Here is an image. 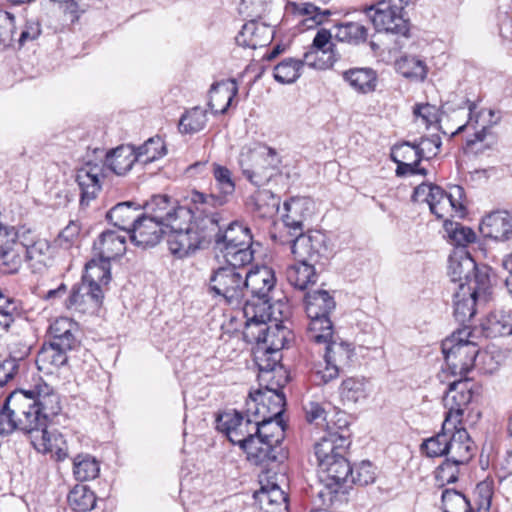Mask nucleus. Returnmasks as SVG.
I'll return each mask as SVG.
<instances>
[{
	"label": "nucleus",
	"mask_w": 512,
	"mask_h": 512,
	"mask_svg": "<svg viewBox=\"0 0 512 512\" xmlns=\"http://www.w3.org/2000/svg\"><path fill=\"white\" fill-rule=\"evenodd\" d=\"M60 411V397L46 383L14 392L0 414V432L10 434L18 429L30 435L35 427L43 425L49 415H58Z\"/></svg>",
	"instance_id": "nucleus-1"
},
{
	"label": "nucleus",
	"mask_w": 512,
	"mask_h": 512,
	"mask_svg": "<svg viewBox=\"0 0 512 512\" xmlns=\"http://www.w3.org/2000/svg\"><path fill=\"white\" fill-rule=\"evenodd\" d=\"M246 319L243 337L247 343L256 347L269 348L281 353L289 342L291 331L281 320L273 316L272 310L257 313L251 305L243 309Z\"/></svg>",
	"instance_id": "nucleus-2"
},
{
	"label": "nucleus",
	"mask_w": 512,
	"mask_h": 512,
	"mask_svg": "<svg viewBox=\"0 0 512 512\" xmlns=\"http://www.w3.org/2000/svg\"><path fill=\"white\" fill-rule=\"evenodd\" d=\"M218 214L199 217L194 222L179 224L180 228L170 227L168 230V248L172 255L182 259L190 256L212 239V233L217 230Z\"/></svg>",
	"instance_id": "nucleus-3"
},
{
	"label": "nucleus",
	"mask_w": 512,
	"mask_h": 512,
	"mask_svg": "<svg viewBox=\"0 0 512 512\" xmlns=\"http://www.w3.org/2000/svg\"><path fill=\"white\" fill-rule=\"evenodd\" d=\"M254 427L250 460L256 464L280 463L286 458L281 444L285 439L286 423L283 419L253 417Z\"/></svg>",
	"instance_id": "nucleus-4"
},
{
	"label": "nucleus",
	"mask_w": 512,
	"mask_h": 512,
	"mask_svg": "<svg viewBox=\"0 0 512 512\" xmlns=\"http://www.w3.org/2000/svg\"><path fill=\"white\" fill-rule=\"evenodd\" d=\"M476 328L464 326L455 331L442 343V352L445 361L453 375L466 378L468 372L475 366L478 356L488 357L487 353L480 354L476 339Z\"/></svg>",
	"instance_id": "nucleus-5"
},
{
	"label": "nucleus",
	"mask_w": 512,
	"mask_h": 512,
	"mask_svg": "<svg viewBox=\"0 0 512 512\" xmlns=\"http://www.w3.org/2000/svg\"><path fill=\"white\" fill-rule=\"evenodd\" d=\"M304 306L309 323L306 336L312 342L327 341L333 333L330 313L335 309L334 298L326 290L306 292Z\"/></svg>",
	"instance_id": "nucleus-6"
},
{
	"label": "nucleus",
	"mask_w": 512,
	"mask_h": 512,
	"mask_svg": "<svg viewBox=\"0 0 512 512\" xmlns=\"http://www.w3.org/2000/svg\"><path fill=\"white\" fill-rule=\"evenodd\" d=\"M245 300L243 309L251 305L257 313L272 310L271 294L276 286L275 272L266 265L256 266L249 272H244Z\"/></svg>",
	"instance_id": "nucleus-7"
},
{
	"label": "nucleus",
	"mask_w": 512,
	"mask_h": 512,
	"mask_svg": "<svg viewBox=\"0 0 512 512\" xmlns=\"http://www.w3.org/2000/svg\"><path fill=\"white\" fill-rule=\"evenodd\" d=\"M408 4L401 0H380L365 7L364 13L376 31L408 37L410 23L404 15V7Z\"/></svg>",
	"instance_id": "nucleus-8"
},
{
	"label": "nucleus",
	"mask_w": 512,
	"mask_h": 512,
	"mask_svg": "<svg viewBox=\"0 0 512 512\" xmlns=\"http://www.w3.org/2000/svg\"><path fill=\"white\" fill-rule=\"evenodd\" d=\"M473 281V287L461 285L454 293V317L463 327L476 314V308L487 304L491 299L490 277L480 273Z\"/></svg>",
	"instance_id": "nucleus-9"
},
{
	"label": "nucleus",
	"mask_w": 512,
	"mask_h": 512,
	"mask_svg": "<svg viewBox=\"0 0 512 512\" xmlns=\"http://www.w3.org/2000/svg\"><path fill=\"white\" fill-rule=\"evenodd\" d=\"M424 195L431 213L438 219L446 220L448 216H452V212L463 216L465 211L464 189L461 186L454 185L446 192L436 185L421 184L415 189L414 196L418 198Z\"/></svg>",
	"instance_id": "nucleus-10"
},
{
	"label": "nucleus",
	"mask_w": 512,
	"mask_h": 512,
	"mask_svg": "<svg viewBox=\"0 0 512 512\" xmlns=\"http://www.w3.org/2000/svg\"><path fill=\"white\" fill-rule=\"evenodd\" d=\"M244 272L234 267L213 269L208 279V292L228 305H240L245 299Z\"/></svg>",
	"instance_id": "nucleus-11"
},
{
	"label": "nucleus",
	"mask_w": 512,
	"mask_h": 512,
	"mask_svg": "<svg viewBox=\"0 0 512 512\" xmlns=\"http://www.w3.org/2000/svg\"><path fill=\"white\" fill-rule=\"evenodd\" d=\"M253 415L244 417L236 410L225 411L216 418V429L225 434L228 440L238 445L250 459V452L256 451L252 446L253 438Z\"/></svg>",
	"instance_id": "nucleus-12"
},
{
	"label": "nucleus",
	"mask_w": 512,
	"mask_h": 512,
	"mask_svg": "<svg viewBox=\"0 0 512 512\" xmlns=\"http://www.w3.org/2000/svg\"><path fill=\"white\" fill-rule=\"evenodd\" d=\"M142 208L143 214L157 222H162L161 224L168 228H180L179 224H186L194 217L191 208L178 205L168 195H154Z\"/></svg>",
	"instance_id": "nucleus-13"
},
{
	"label": "nucleus",
	"mask_w": 512,
	"mask_h": 512,
	"mask_svg": "<svg viewBox=\"0 0 512 512\" xmlns=\"http://www.w3.org/2000/svg\"><path fill=\"white\" fill-rule=\"evenodd\" d=\"M472 396V386L468 378H461L449 384L443 397V405L446 409L443 429H450V426L457 428V425H462L464 411Z\"/></svg>",
	"instance_id": "nucleus-14"
},
{
	"label": "nucleus",
	"mask_w": 512,
	"mask_h": 512,
	"mask_svg": "<svg viewBox=\"0 0 512 512\" xmlns=\"http://www.w3.org/2000/svg\"><path fill=\"white\" fill-rule=\"evenodd\" d=\"M263 387L264 391L257 390L249 394L247 412L258 418L283 419L282 415L286 406L283 388Z\"/></svg>",
	"instance_id": "nucleus-15"
},
{
	"label": "nucleus",
	"mask_w": 512,
	"mask_h": 512,
	"mask_svg": "<svg viewBox=\"0 0 512 512\" xmlns=\"http://www.w3.org/2000/svg\"><path fill=\"white\" fill-rule=\"evenodd\" d=\"M254 361L258 367V381L260 386L284 388L288 383V376L280 364L281 353L270 351L269 348L254 347Z\"/></svg>",
	"instance_id": "nucleus-16"
},
{
	"label": "nucleus",
	"mask_w": 512,
	"mask_h": 512,
	"mask_svg": "<svg viewBox=\"0 0 512 512\" xmlns=\"http://www.w3.org/2000/svg\"><path fill=\"white\" fill-rule=\"evenodd\" d=\"M480 273L490 277L487 266H478L465 249H458L449 257L448 274L451 281L458 286L473 287L476 276Z\"/></svg>",
	"instance_id": "nucleus-17"
},
{
	"label": "nucleus",
	"mask_w": 512,
	"mask_h": 512,
	"mask_svg": "<svg viewBox=\"0 0 512 512\" xmlns=\"http://www.w3.org/2000/svg\"><path fill=\"white\" fill-rule=\"evenodd\" d=\"M251 158L255 160V165L252 168H243V173L251 183L262 186L279 169L280 159L277 152L267 146L252 151Z\"/></svg>",
	"instance_id": "nucleus-18"
},
{
	"label": "nucleus",
	"mask_w": 512,
	"mask_h": 512,
	"mask_svg": "<svg viewBox=\"0 0 512 512\" xmlns=\"http://www.w3.org/2000/svg\"><path fill=\"white\" fill-rule=\"evenodd\" d=\"M291 241V252L296 259H306L310 262H318L321 257H326L328 252L327 237L320 231H308L307 233L294 234Z\"/></svg>",
	"instance_id": "nucleus-19"
},
{
	"label": "nucleus",
	"mask_w": 512,
	"mask_h": 512,
	"mask_svg": "<svg viewBox=\"0 0 512 512\" xmlns=\"http://www.w3.org/2000/svg\"><path fill=\"white\" fill-rule=\"evenodd\" d=\"M55 416L49 415L43 425L35 427V430L30 433L29 437L31 444L38 452L43 454L50 453L52 456H55L57 461H60L67 457L65 449L62 447L65 443L63 437L56 431H48L47 429L48 423Z\"/></svg>",
	"instance_id": "nucleus-20"
},
{
	"label": "nucleus",
	"mask_w": 512,
	"mask_h": 512,
	"mask_svg": "<svg viewBox=\"0 0 512 512\" xmlns=\"http://www.w3.org/2000/svg\"><path fill=\"white\" fill-rule=\"evenodd\" d=\"M101 167L86 164L76 172V183L80 190L79 204L81 208L88 207L95 200L102 188Z\"/></svg>",
	"instance_id": "nucleus-21"
},
{
	"label": "nucleus",
	"mask_w": 512,
	"mask_h": 512,
	"mask_svg": "<svg viewBox=\"0 0 512 512\" xmlns=\"http://www.w3.org/2000/svg\"><path fill=\"white\" fill-rule=\"evenodd\" d=\"M479 230L485 238L507 241L512 238V214L506 210L493 211L481 220Z\"/></svg>",
	"instance_id": "nucleus-22"
},
{
	"label": "nucleus",
	"mask_w": 512,
	"mask_h": 512,
	"mask_svg": "<svg viewBox=\"0 0 512 512\" xmlns=\"http://www.w3.org/2000/svg\"><path fill=\"white\" fill-rule=\"evenodd\" d=\"M311 201L305 197H293L283 204L282 221L288 233L301 234L304 222L310 216Z\"/></svg>",
	"instance_id": "nucleus-23"
},
{
	"label": "nucleus",
	"mask_w": 512,
	"mask_h": 512,
	"mask_svg": "<svg viewBox=\"0 0 512 512\" xmlns=\"http://www.w3.org/2000/svg\"><path fill=\"white\" fill-rule=\"evenodd\" d=\"M350 444L349 436L343 432H326L314 446L318 467L324 462L328 463L331 459L344 455Z\"/></svg>",
	"instance_id": "nucleus-24"
},
{
	"label": "nucleus",
	"mask_w": 512,
	"mask_h": 512,
	"mask_svg": "<svg viewBox=\"0 0 512 512\" xmlns=\"http://www.w3.org/2000/svg\"><path fill=\"white\" fill-rule=\"evenodd\" d=\"M142 214L130 235L131 241L139 247L147 248L157 245L169 228Z\"/></svg>",
	"instance_id": "nucleus-25"
},
{
	"label": "nucleus",
	"mask_w": 512,
	"mask_h": 512,
	"mask_svg": "<svg viewBox=\"0 0 512 512\" xmlns=\"http://www.w3.org/2000/svg\"><path fill=\"white\" fill-rule=\"evenodd\" d=\"M273 27L257 20H250L242 26L235 40L239 46L256 49L267 46L273 39Z\"/></svg>",
	"instance_id": "nucleus-26"
},
{
	"label": "nucleus",
	"mask_w": 512,
	"mask_h": 512,
	"mask_svg": "<svg viewBox=\"0 0 512 512\" xmlns=\"http://www.w3.org/2000/svg\"><path fill=\"white\" fill-rule=\"evenodd\" d=\"M141 209L142 206L134 201L121 202L107 212L106 218L111 224L130 236L132 229L143 214Z\"/></svg>",
	"instance_id": "nucleus-27"
},
{
	"label": "nucleus",
	"mask_w": 512,
	"mask_h": 512,
	"mask_svg": "<svg viewBox=\"0 0 512 512\" xmlns=\"http://www.w3.org/2000/svg\"><path fill=\"white\" fill-rule=\"evenodd\" d=\"M20 242L22 251H25V260L34 272H41L49 265L51 247L46 239L28 240L25 235H22Z\"/></svg>",
	"instance_id": "nucleus-28"
},
{
	"label": "nucleus",
	"mask_w": 512,
	"mask_h": 512,
	"mask_svg": "<svg viewBox=\"0 0 512 512\" xmlns=\"http://www.w3.org/2000/svg\"><path fill=\"white\" fill-rule=\"evenodd\" d=\"M221 221H218L217 230L212 233L215 246L219 251L221 247L243 246L244 244L251 243V240H253L250 229L242 223L233 221L223 231Z\"/></svg>",
	"instance_id": "nucleus-29"
},
{
	"label": "nucleus",
	"mask_w": 512,
	"mask_h": 512,
	"mask_svg": "<svg viewBox=\"0 0 512 512\" xmlns=\"http://www.w3.org/2000/svg\"><path fill=\"white\" fill-rule=\"evenodd\" d=\"M94 256L107 261L121 257L126 251V235L107 230L100 234L93 244Z\"/></svg>",
	"instance_id": "nucleus-30"
},
{
	"label": "nucleus",
	"mask_w": 512,
	"mask_h": 512,
	"mask_svg": "<svg viewBox=\"0 0 512 512\" xmlns=\"http://www.w3.org/2000/svg\"><path fill=\"white\" fill-rule=\"evenodd\" d=\"M238 93L235 79H225L212 84L209 91V107L214 114H224Z\"/></svg>",
	"instance_id": "nucleus-31"
},
{
	"label": "nucleus",
	"mask_w": 512,
	"mask_h": 512,
	"mask_svg": "<svg viewBox=\"0 0 512 512\" xmlns=\"http://www.w3.org/2000/svg\"><path fill=\"white\" fill-rule=\"evenodd\" d=\"M446 429L450 432L449 435V454L450 459L460 463L466 464L473 456L474 446L470 436L465 428L457 425V428L449 427Z\"/></svg>",
	"instance_id": "nucleus-32"
},
{
	"label": "nucleus",
	"mask_w": 512,
	"mask_h": 512,
	"mask_svg": "<svg viewBox=\"0 0 512 512\" xmlns=\"http://www.w3.org/2000/svg\"><path fill=\"white\" fill-rule=\"evenodd\" d=\"M286 279L292 287L304 291L316 284L318 274L314 264L302 258L287 267Z\"/></svg>",
	"instance_id": "nucleus-33"
},
{
	"label": "nucleus",
	"mask_w": 512,
	"mask_h": 512,
	"mask_svg": "<svg viewBox=\"0 0 512 512\" xmlns=\"http://www.w3.org/2000/svg\"><path fill=\"white\" fill-rule=\"evenodd\" d=\"M253 497L267 512L288 508V494L276 482H266L254 492Z\"/></svg>",
	"instance_id": "nucleus-34"
},
{
	"label": "nucleus",
	"mask_w": 512,
	"mask_h": 512,
	"mask_svg": "<svg viewBox=\"0 0 512 512\" xmlns=\"http://www.w3.org/2000/svg\"><path fill=\"white\" fill-rule=\"evenodd\" d=\"M69 351L52 342L44 344L36 356L37 368L45 374H53L67 363Z\"/></svg>",
	"instance_id": "nucleus-35"
},
{
	"label": "nucleus",
	"mask_w": 512,
	"mask_h": 512,
	"mask_svg": "<svg viewBox=\"0 0 512 512\" xmlns=\"http://www.w3.org/2000/svg\"><path fill=\"white\" fill-rule=\"evenodd\" d=\"M138 161L136 150L131 145H120L107 152L104 165L116 175L122 176L129 172Z\"/></svg>",
	"instance_id": "nucleus-36"
},
{
	"label": "nucleus",
	"mask_w": 512,
	"mask_h": 512,
	"mask_svg": "<svg viewBox=\"0 0 512 512\" xmlns=\"http://www.w3.org/2000/svg\"><path fill=\"white\" fill-rule=\"evenodd\" d=\"M318 343L326 344L324 362L335 364L342 371L350 366L352 357L355 354L351 343L343 340L337 341L333 339V335L327 341Z\"/></svg>",
	"instance_id": "nucleus-37"
},
{
	"label": "nucleus",
	"mask_w": 512,
	"mask_h": 512,
	"mask_svg": "<svg viewBox=\"0 0 512 512\" xmlns=\"http://www.w3.org/2000/svg\"><path fill=\"white\" fill-rule=\"evenodd\" d=\"M342 77L358 93L368 94L376 90L377 73L372 68H351L344 71Z\"/></svg>",
	"instance_id": "nucleus-38"
},
{
	"label": "nucleus",
	"mask_w": 512,
	"mask_h": 512,
	"mask_svg": "<svg viewBox=\"0 0 512 512\" xmlns=\"http://www.w3.org/2000/svg\"><path fill=\"white\" fill-rule=\"evenodd\" d=\"M254 245L255 242L251 240V243L244 244L243 246L221 247L220 252L226 261L225 266L234 267L238 271H244L243 268L254 259Z\"/></svg>",
	"instance_id": "nucleus-39"
},
{
	"label": "nucleus",
	"mask_w": 512,
	"mask_h": 512,
	"mask_svg": "<svg viewBox=\"0 0 512 512\" xmlns=\"http://www.w3.org/2000/svg\"><path fill=\"white\" fill-rule=\"evenodd\" d=\"M318 468L319 480H348L349 476L351 480H355L354 468L344 455L331 459L328 463L324 462Z\"/></svg>",
	"instance_id": "nucleus-40"
},
{
	"label": "nucleus",
	"mask_w": 512,
	"mask_h": 512,
	"mask_svg": "<svg viewBox=\"0 0 512 512\" xmlns=\"http://www.w3.org/2000/svg\"><path fill=\"white\" fill-rule=\"evenodd\" d=\"M481 333L487 338L507 336L512 334L511 315L501 311L490 313L481 323Z\"/></svg>",
	"instance_id": "nucleus-41"
},
{
	"label": "nucleus",
	"mask_w": 512,
	"mask_h": 512,
	"mask_svg": "<svg viewBox=\"0 0 512 512\" xmlns=\"http://www.w3.org/2000/svg\"><path fill=\"white\" fill-rule=\"evenodd\" d=\"M187 198L194 206L195 210L203 214L202 217H206L210 214H218L220 220H222L221 214L219 212H213L211 209H217L227 204L225 196L214 193L205 194L197 190H192L189 192Z\"/></svg>",
	"instance_id": "nucleus-42"
},
{
	"label": "nucleus",
	"mask_w": 512,
	"mask_h": 512,
	"mask_svg": "<svg viewBox=\"0 0 512 512\" xmlns=\"http://www.w3.org/2000/svg\"><path fill=\"white\" fill-rule=\"evenodd\" d=\"M75 480H95L100 473V462L88 453H79L73 458Z\"/></svg>",
	"instance_id": "nucleus-43"
},
{
	"label": "nucleus",
	"mask_w": 512,
	"mask_h": 512,
	"mask_svg": "<svg viewBox=\"0 0 512 512\" xmlns=\"http://www.w3.org/2000/svg\"><path fill=\"white\" fill-rule=\"evenodd\" d=\"M292 10L304 17L303 23L308 28L322 24L332 14L330 9L321 8L310 2L293 3Z\"/></svg>",
	"instance_id": "nucleus-44"
},
{
	"label": "nucleus",
	"mask_w": 512,
	"mask_h": 512,
	"mask_svg": "<svg viewBox=\"0 0 512 512\" xmlns=\"http://www.w3.org/2000/svg\"><path fill=\"white\" fill-rule=\"evenodd\" d=\"M347 482H319L317 496L324 505H334L347 501L351 486Z\"/></svg>",
	"instance_id": "nucleus-45"
},
{
	"label": "nucleus",
	"mask_w": 512,
	"mask_h": 512,
	"mask_svg": "<svg viewBox=\"0 0 512 512\" xmlns=\"http://www.w3.org/2000/svg\"><path fill=\"white\" fill-rule=\"evenodd\" d=\"M396 70L405 78L423 81L427 76L425 62L416 56L404 55L395 62Z\"/></svg>",
	"instance_id": "nucleus-46"
},
{
	"label": "nucleus",
	"mask_w": 512,
	"mask_h": 512,
	"mask_svg": "<svg viewBox=\"0 0 512 512\" xmlns=\"http://www.w3.org/2000/svg\"><path fill=\"white\" fill-rule=\"evenodd\" d=\"M442 141L438 135L421 137L419 141L405 142L408 154L418 156L421 160L435 157L441 148Z\"/></svg>",
	"instance_id": "nucleus-47"
},
{
	"label": "nucleus",
	"mask_w": 512,
	"mask_h": 512,
	"mask_svg": "<svg viewBox=\"0 0 512 512\" xmlns=\"http://www.w3.org/2000/svg\"><path fill=\"white\" fill-rule=\"evenodd\" d=\"M68 502L73 510L86 512L94 508L96 496L90 487L77 483L68 494Z\"/></svg>",
	"instance_id": "nucleus-48"
},
{
	"label": "nucleus",
	"mask_w": 512,
	"mask_h": 512,
	"mask_svg": "<svg viewBox=\"0 0 512 512\" xmlns=\"http://www.w3.org/2000/svg\"><path fill=\"white\" fill-rule=\"evenodd\" d=\"M83 281L96 282L107 285L111 280L110 262L95 256L85 265V273L82 277Z\"/></svg>",
	"instance_id": "nucleus-49"
},
{
	"label": "nucleus",
	"mask_w": 512,
	"mask_h": 512,
	"mask_svg": "<svg viewBox=\"0 0 512 512\" xmlns=\"http://www.w3.org/2000/svg\"><path fill=\"white\" fill-rule=\"evenodd\" d=\"M252 211L259 218H271L279 209L280 200L270 191H259L253 198Z\"/></svg>",
	"instance_id": "nucleus-50"
},
{
	"label": "nucleus",
	"mask_w": 512,
	"mask_h": 512,
	"mask_svg": "<svg viewBox=\"0 0 512 512\" xmlns=\"http://www.w3.org/2000/svg\"><path fill=\"white\" fill-rule=\"evenodd\" d=\"M303 61L295 58H285L274 67V78L281 84L294 83L300 76Z\"/></svg>",
	"instance_id": "nucleus-51"
},
{
	"label": "nucleus",
	"mask_w": 512,
	"mask_h": 512,
	"mask_svg": "<svg viewBox=\"0 0 512 512\" xmlns=\"http://www.w3.org/2000/svg\"><path fill=\"white\" fill-rule=\"evenodd\" d=\"M22 315V307L18 300L7 297L0 298V336L7 333L12 324Z\"/></svg>",
	"instance_id": "nucleus-52"
},
{
	"label": "nucleus",
	"mask_w": 512,
	"mask_h": 512,
	"mask_svg": "<svg viewBox=\"0 0 512 512\" xmlns=\"http://www.w3.org/2000/svg\"><path fill=\"white\" fill-rule=\"evenodd\" d=\"M367 28L358 22H347L336 27L335 38L340 42L358 45L366 41Z\"/></svg>",
	"instance_id": "nucleus-53"
},
{
	"label": "nucleus",
	"mask_w": 512,
	"mask_h": 512,
	"mask_svg": "<svg viewBox=\"0 0 512 512\" xmlns=\"http://www.w3.org/2000/svg\"><path fill=\"white\" fill-rule=\"evenodd\" d=\"M207 122L206 111L194 107L182 115L179 121V131L185 134H194L201 131Z\"/></svg>",
	"instance_id": "nucleus-54"
},
{
	"label": "nucleus",
	"mask_w": 512,
	"mask_h": 512,
	"mask_svg": "<svg viewBox=\"0 0 512 512\" xmlns=\"http://www.w3.org/2000/svg\"><path fill=\"white\" fill-rule=\"evenodd\" d=\"M441 498L443 512H474L471 501L461 492L446 489Z\"/></svg>",
	"instance_id": "nucleus-55"
},
{
	"label": "nucleus",
	"mask_w": 512,
	"mask_h": 512,
	"mask_svg": "<svg viewBox=\"0 0 512 512\" xmlns=\"http://www.w3.org/2000/svg\"><path fill=\"white\" fill-rule=\"evenodd\" d=\"M449 435L450 432L447 430H444L442 428V431L438 434L426 439L421 444V451L428 457H440L443 455L449 454Z\"/></svg>",
	"instance_id": "nucleus-56"
},
{
	"label": "nucleus",
	"mask_w": 512,
	"mask_h": 512,
	"mask_svg": "<svg viewBox=\"0 0 512 512\" xmlns=\"http://www.w3.org/2000/svg\"><path fill=\"white\" fill-rule=\"evenodd\" d=\"M138 161L151 163L165 154V146L160 137L149 138L144 144L135 148Z\"/></svg>",
	"instance_id": "nucleus-57"
},
{
	"label": "nucleus",
	"mask_w": 512,
	"mask_h": 512,
	"mask_svg": "<svg viewBox=\"0 0 512 512\" xmlns=\"http://www.w3.org/2000/svg\"><path fill=\"white\" fill-rule=\"evenodd\" d=\"M444 228L452 243L461 247L460 249H464L467 244L473 243L476 239V234L471 228L465 227L459 223L448 222L446 220Z\"/></svg>",
	"instance_id": "nucleus-58"
},
{
	"label": "nucleus",
	"mask_w": 512,
	"mask_h": 512,
	"mask_svg": "<svg viewBox=\"0 0 512 512\" xmlns=\"http://www.w3.org/2000/svg\"><path fill=\"white\" fill-rule=\"evenodd\" d=\"M341 399L344 402L357 403L366 398V389L362 380L357 378L345 379L339 388Z\"/></svg>",
	"instance_id": "nucleus-59"
},
{
	"label": "nucleus",
	"mask_w": 512,
	"mask_h": 512,
	"mask_svg": "<svg viewBox=\"0 0 512 512\" xmlns=\"http://www.w3.org/2000/svg\"><path fill=\"white\" fill-rule=\"evenodd\" d=\"M493 496V482H477L472 505L475 512H489Z\"/></svg>",
	"instance_id": "nucleus-60"
},
{
	"label": "nucleus",
	"mask_w": 512,
	"mask_h": 512,
	"mask_svg": "<svg viewBox=\"0 0 512 512\" xmlns=\"http://www.w3.org/2000/svg\"><path fill=\"white\" fill-rule=\"evenodd\" d=\"M213 176L216 182V189L220 196H225V200L228 201L229 196L235 192V183L232 179L231 171L219 164H213Z\"/></svg>",
	"instance_id": "nucleus-61"
},
{
	"label": "nucleus",
	"mask_w": 512,
	"mask_h": 512,
	"mask_svg": "<svg viewBox=\"0 0 512 512\" xmlns=\"http://www.w3.org/2000/svg\"><path fill=\"white\" fill-rule=\"evenodd\" d=\"M22 247L19 241L16 245L6 247L0 252V265L5 273L14 274L19 271L22 265Z\"/></svg>",
	"instance_id": "nucleus-62"
},
{
	"label": "nucleus",
	"mask_w": 512,
	"mask_h": 512,
	"mask_svg": "<svg viewBox=\"0 0 512 512\" xmlns=\"http://www.w3.org/2000/svg\"><path fill=\"white\" fill-rule=\"evenodd\" d=\"M492 143L491 128L482 126L480 130L466 139V149L474 153H480L489 148Z\"/></svg>",
	"instance_id": "nucleus-63"
},
{
	"label": "nucleus",
	"mask_w": 512,
	"mask_h": 512,
	"mask_svg": "<svg viewBox=\"0 0 512 512\" xmlns=\"http://www.w3.org/2000/svg\"><path fill=\"white\" fill-rule=\"evenodd\" d=\"M343 372L335 364L324 362V364L315 365L312 376L317 385H325L337 379Z\"/></svg>",
	"instance_id": "nucleus-64"
}]
</instances>
